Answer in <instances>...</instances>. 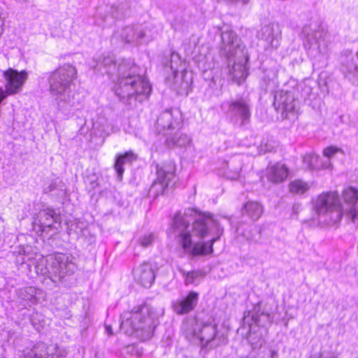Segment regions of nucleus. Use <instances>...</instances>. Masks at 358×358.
I'll use <instances>...</instances> for the list:
<instances>
[{
	"mask_svg": "<svg viewBox=\"0 0 358 358\" xmlns=\"http://www.w3.org/2000/svg\"><path fill=\"white\" fill-rule=\"evenodd\" d=\"M173 227L182 248L192 257L213 253V244L224 234V227L214 215L192 208L176 213Z\"/></svg>",
	"mask_w": 358,
	"mask_h": 358,
	"instance_id": "nucleus-1",
	"label": "nucleus"
},
{
	"mask_svg": "<svg viewBox=\"0 0 358 358\" xmlns=\"http://www.w3.org/2000/svg\"><path fill=\"white\" fill-rule=\"evenodd\" d=\"M94 71L101 75L106 74L115 83V94L124 103L136 106L148 99L152 87L148 80L140 75L138 68L131 60H123L117 66L110 56H101L94 66Z\"/></svg>",
	"mask_w": 358,
	"mask_h": 358,
	"instance_id": "nucleus-2",
	"label": "nucleus"
},
{
	"mask_svg": "<svg viewBox=\"0 0 358 358\" xmlns=\"http://www.w3.org/2000/svg\"><path fill=\"white\" fill-rule=\"evenodd\" d=\"M76 78L77 70L70 64H65L50 73L48 78L50 93L59 108L76 104L74 93L70 88Z\"/></svg>",
	"mask_w": 358,
	"mask_h": 358,
	"instance_id": "nucleus-3",
	"label": "nucleus"
},
{
	"mask_svg": "<svg viewBox=\"0 0 358 358\" xmlns=\"http://www.w3.org/2000/svg\"><path fill=\"white\" fill-rule=\"evenodd\" d=\"M152 315V308L145 303L135 306L130 312L122 315L120 329L125 334L135 335L142 340L150 339L156 327Z\"/></svg>",
	"mask_w": 358,
	"mask_h": 358,
	"instance_id": "nucleus-4",
	"label": "nucleus"
},
{
	"mask_svg": "<svg viewBox=\"0 0 358 358\" xmlns=\"http://www.w3.org/2000/svg\"><path fill=\"white\" fill-rule=\"evenodd\" d=\"M313 208L321 227L337 226L343 217V209L338 194L327 192L320 194L313 201Z\"/></svg>",
	"mask_w": 358,
	"mask_h": 358,
	"instance_id": "nucleus-5",
	"label": "nucleus"
},
{
	"mask_svg": "<svg viewBox=\"0 0 358 358\" xmlns=\"http://www.w3.org/2000/svg\"><path fill=\"white\" fill-rule=\"evenodd\" d=\"M221 108L234 123L240 122V125L243 126L250 122L251 104L246 98L240 97L226 101L222 103Z\"/></svg>",
	"mask_w": 358,
	"mask_h": 358,
	"instance_id": "nucleus-6",
	"label": "nucleus"
},
{
	"mask_svg": "<svg viewBox=\"0 0 358 358\" xmlns=\"http://www.w3.org/2000/svg\"><path fill=\"white\" fill-rule=\"evenodd\" d=\"M199 345L201 348L211 350L227 343V338L220 334L214 320H208L199 328Z\"/></svg>",
	"mask_w": 358,
	"mask_h": 358,
	"instance_id": "nucleus-7",
	"label": "nucleus"
},
{
	"mask_svg": "<svg viewBox=\"0 0 358 358\" xmlns=\"http://www.w3.org/2000/svg\"><path fill=\"white\" fill-rule=\"evenodd\" d=\"M301 34L304 40L306 48H316L320 52L327 48V38L329 34L327 30L317 23H310L303 26Z\"/></svg>",
	"mask_w": 358,
	"mask_h": 358,
	"instance_id": "nucleus-8",
	"label": "nucleus"
},
{
	"mask_svg": "<svg viewBox=\"0 0 358 358\" xmlns=\"http://www.w3.org/2000/svg\"><path fill=\"white\" fill-rule=\"evenodd\" d=\"M273 105L284 118H289V115L296 111L299 107L297 90L292 89L275 92Z\"/></svg>",
	"mask_w": 358,
	"mask_h": 358,
	"instance_id": "nucleus-9",
	"label": "nucleus"
},
{
	"mask_svg": "<svg viewBox=\"0 0 358 358\" xmlns=\"http://www.w3.org/2000/svg\"><path fill=\"white\" fill-rule=\"evenodd\" d=\"M221 43L220 45V55L224 57L230 66L232 59L240 55H243L245 45L241 38L232 30L227 29L222 32Z\"/></svg>",
	"mask_w": 358,
	"mask_h": 358,
	"instance_id": "nucleus-10",
	"label": "nucleus"
},
{
	"mask_svg": "<svg viewBox=\"0 0 358 358\" xmlns=\"http://www.w3.org/2000/svg\"><path fill=\"white\" fill-rule=\"evenodd\" d=\"M175 178V169L171 164L157 166V179L152 182L148 194L154 199L165 194L171 182Z\"/></svg>",
	"mask_w": 358,
	"mask_h": 358,
	"instance_id": "nucleus-11",
	"label": "nucleus"
},
{
	"mask_svg": "<svg viewBox=\"0 0 358 358\" xmlns=\"http://www.w3.org/2000/svg\"><path fill=\"white\" fill-rule=\"evenodd\" d=\"M76 267V264L69 259L68 256L64 254H59L52 262L48 264L46 268L48 270L49 273L62 279L66 275L72 274Z\"/></svg>",
	"mask_w": 358,
	"mask_h": 358,
	"instance_id": "nucleus-12",
	"label": "nucleus"
},
{
	"mask_svg": "<svg viewBox=\"0 0 358 358\" xmlns=\"http://www.w3.org/2000/svg\"><path fill=\"white\" fill-rule=\"evenodd\" d=\"M341 70L345 78L352 84L358 85V56L352 51H345L340 57Z\"/></svg>",
	"mask_w": 358,
	"mask_h": 358,
	"instance_id": "nucleus-13",
	"label": "nucleus"
},
{
	"mask_svg": "<svg viewBox=\"0 0 358 358\" xmlns=\"http://www.w3.org/2000/svg\"><path fill=\"white\" fill-rule=\"evenodd\" d=\"M65 356V351L56 345L47 347L43 343H37L24 354V358H62Z\"/></svg>",
	"mask_w": 358,
	"mask_h": 358,
	"instance_id": "nucleus-14",
	"label": "nucleus"
},
{
	"mask_svg": "<svg viewBox=\"0 0 358 358\" xmlns=\"http://www.w3.org/2000/svg\"><path fill=\"white\" fill-rule=\"evenodd\" d=\"M120 38L125 43L139 45L147 39V29L142 24L127 26L122 30Z\"/></svg>",
	"mask_w": 358,
	"mask_h": 358,
	"instance_id": "nucleus-15",
	"label": "nucleus"
},
{
	"mask_svg": "<svg viewBox=\"0 0 358 358\" xmlns=\"http://www.w3.org/2000/svg\"><path fill=\"white\" fill-rule=\"evenodd\" d=\"M257 37L262 41L265 50L269 48L277 49L280 46V32L278 25L273 23L264 25L257 34Z\"/></svg>",
	"mask_w": 358,
	"mask_h": 358,
	"instance_id": "nucleus-16",
	"label": "nucleus"
},
{
	"mask_svg": "<svg viewBox=\"0 0 358 358\" xmlns=\"http://www.w3.org/2000/svg\"><path fill=\"white\" fill-rule=\"evenodd\" d=\"M182 124L181 114L177 110H166L162 112L157 120L158 128L166 129L170 132L180 129Z\"/></svg>",
	"mask_w": 358,
	"mask_h": 358,
	"instance_id": "nucleus-17",
	"label": "nucleus"
},
{
	"mask_svg": "<svg viewBox=\"0 0 358 358\" xmlns=\"http://www.w3.org/2000/svg\"><path fill=\"white\" fill-rule=\"evenodd\" d=\"M135 280L141 286L149 288L155 280V272L151 264L143 262L133 270Z\"/></svg>",
	"mask_w": 358,
	"mask_h": 358,
	"instance_id": "nucleus-18",
	"label": "nucleus"
},
{
	"mask_svg": "<svg viewBox=\"0 0 358 358\" xmlns=\"http://www.w3.org/2000/svg\"><path fill=\"white\" fill-rule=\"evenodd\" d=\"M198 301L199 294L194 291H190L186 296L173 301L172 308L177 315H185L192 311Z\"/></svg>",
	"mask_w": 358,
	"mask_h": 358,
	"instance_id": "nucleus-19",
	"label": "nucleus"
},
{
	"mask_svg": "<svg viewBox=\"0 0 358 358\" xmlns=\"http://www.w3.org/2000/svg\"><path fill=\"white\" fill-rule=\"evenodd\" d=\"M343 198L345 203L349 205L348 216L353 222H358V210L355 207L358 201V190L352 187H348L343 192Z\"/></svg>",
	"mask_w": 358,
	"mask_h": 358,
	"instance_id": "nucleus-20",
	"label": "nucleus"
},
{
	"mask_svg": "<svg viewBox=\"0 0 358 358\" xmlns=\"http://www.w3.org/2000/svg\"><path fill=\"white\" fill-rule=\"evenodd\" d=\"M288 174V167L285 164L280 162H278L267 168V179L275 184L284 182L287 179Z\"/></svg>",
	"mask_w": 358,
	"mask_h": 358,
	"instance_id": "nucleus-21",
	"label": "nucleus"
},
{
	"mask_svg": "<svg viewBox=\"0 0 358 358\" xmlns=\"http://www.w3.org/2000/svg\"><path fill=\"white\" fill-rule=\"evenodd\" d=\"M263 212V205L256 201H248L241 208L242 215L247 216L253 221L259 220Z\"/></svg>",
	"mask_w": 358,
	"mask_h": 358,
	"instance_id": "nucleus-22",
	"label": "nucleus"
},
{
	"mask_svg": "<svg viewBox=\"0 0 358 358\" xmlns=\"http://www.w3.org/2000/svg\"><path fill=\"white\" fill-rule=\"evenodd\" d=\"M164 134L166 136L165 144L169 148L185 147L191 141L187 134L181 133L178 129L173 134L171 131Z\"/></svg>",
	"mask_w": 358,
	"mask_h": 358,
	"instance_id": "nucleus-23",
	"label": "nucleus"
},
{
	"mask_svg": "<svg viewBox=\"0 0 358 358\" xmlns=\"http://www.w3.org/2000/svg\"><path fill=\"white\" fill-rule=\"evenodd\" d=\"M137 159V155L132 151L129 150L125 152L124 154L117 155L115 162L114 164V169L117 173V178L119 180H122L123 173L124 172V165L127 164H131L134 161Z\"/></svg>",
	"mask_w": 358,
	"mask_h": 358,
	"instance_id": "nucleus-24",
	"label": "nucleus"
},
{
	"mask_svg": "<svg viewBox=\"0 0 358 358\" xmlns=\"http://www.w3.org/2000/svg\"><path fill=\"white\" fill-rule=\"evenodd\" d=\"M251 318L255 326L257 327V329H259L260 327L265 326L266 324H271L272 323L271 314L261 310L259 305H257L254 307Z\"/></svg>",
	"mask_w": 358,
	"mask_h": 358,
	"instance_id": "nucleus-25",
	"label": "nucleus"
},
{
	"mask_svg": "<svg viewBox=\"0 0 358 358\" xmlns=\"http://www.w3.org/2000/svg\"><path fill=\"white\" fill-rule=\"evenodd\" d=\"M248 341L250 343L252 349L260 348L265 343L262 333L260 332V328L257 329V326L250 324Z\"/></svg>",
	"mask_w": 358,
	"mask_h": 358,
	"instance_id": "nucleus-26",
	"label": "nucleus"
},
{
	"mask_svg": "<svg viewBox=\"0 0 358 358\" xmlns=\"http://www.w3.org/2000/svg\"><path fill=\"white\" fill-rule=\"evenodd\" d=\"M41 292L34 287H27L17 290L18 297L27 301L28 304H34L37 302L36 295Z\"/></svg>",
	"mask_w": 358,
	"mask_h": 358,
	"instance_id": "nucleus-27",
	"label": "nucleus"
},
{
	"mask_svg": "<svg viewBox=\"0 0 358 358\" xmlns=\"http://www.w3.org/2000/svg\"><path fill=\"white\" fill-rule=\"evenodd\" d=\"M180 273L185 278V284L186 285L194 284L198 285L199 283V278L205 276L204 272L200 270H194L192 271H185L184 269H179Z\"/></svg>",
	"mask_w": 358,
	"mask_h": 358,
	"instance_id": "nucleus-28",
	"label": "nucleus"
},
{
	"mask_svg": "<svg viewBox=\"0 0 358 358\" xmlns=\"http://www.w3.org/2000/svg\"><path fill=\"white\" fill-rule=\"evenodd\" d=\"M183 334L189 342L199 345V329H196L194 323H186L182 326Z\"/></svg>",
	"mask_w": 358,
	"mask_h": 358,
	"instance_id": "nucleus-29",
	"label": "nucleus"
},
{
	"mask_svg": "<svg viewBox=\"0 0 358 358\" xmlns=\"http://www.w3.org/2000/svg\"><path fill=\"white\" fill-rule=\"evenodd\" d=\"M41 219L44 220L42 224L44 227L53 228V223L60 222V216L55 212V210L50 208L44 210L41 214Z\"/></svg>",
	"mask_w": 358,
	"mask_h": 358,
	"instance_id": "nucleus-30",
	"label": "nucleus"
},
{
	"mask_svg": "<svg viewBox=\"0 0 358 358\" xmlns=\"http://www.w3.org/2000/svg\"><path fill=\"white\" fill-rule=\"evenodd\" d=\"M289 188L292 193L302 194L310 189V185L301 180H296L289 184Z\"/></svg>",
	"mask_w": 358,
	"mask_h": 358,
	"instance_id": "nucleus-31",
	"label": "nucleus"
},
{
	"mask_svg": "<svg viewBox=\"0 0 358 358\" xmlns=\"http://www.w3.org/2000/svg\"><path fill=\"white\" fill-rule=\"evenodd\" d=\"M155 236L151 233L149 234L144 235L139 238L138 243L143 248H147L151 246L155 241Z\"/></svg>",
	"mask_w": 358,
	"mask_h": 358,
	"instance_id": "nucleus-32",
	"label": "nucleus"
},
{
	"mask_svg": "<svg viewBox=\"0 0 358 358\" xmlns=\"http://www.w3.org/2000/svg\"><path fill=\"white\" fill-rule=\"evenodd\" d=\"M245 71V67L241 64H237L235 61L233 62L231 69H230L231 73L234 78H242Z\"/></svg>",
	"mask_w": 358,
	"mask_h": 358,
	"instance_id": "nucleus-33",
	"label": "nucleus"
},
{
	"mask_svg": "<svg viewBox=\"0 0 358 358\" xmlns=\"http://www.w3.org/2000/svg\"><path fill=\"white\" fill-rule=\"evenodd\" d=\"M86 182L88 184L90 190H94L99 186L97 178L96 176H92L87 178Z\"/></svg>",
	"mask_w": 358,
	"mask_h": 358,
	"instance_id": "nucleus-34",
	"label": "nucleus"
},
{
	"mask_svg": "<svg viewBox=\"0 0 358 358\" xmlns=\"http://www.w3.org/2000/svg\"><path fill=\"white\" fill-rule=\"evenodd\" d=\"M341 150V149L336 148V147H334V146H329V147H327L326 148L324 151H323V154L325 157H327V158H331L336 153H337L338 152H339Z\"/></svg>",
	"mask_w": 358,
	"mask_h": 358,
	"instance_id": "nucleus-35",
	"label": "nucleus"
},
{
	"mask_svg": "<svg viewBox=\"0 0 358 358\" xmlns=\"http://www.w3.org/2000/svg\"><path fill=\"white\" fill-rule=\"evenodd\" d=\"M250 0H228V4H236L238 3H241L243 5L248 3Z\"/></svg>",
	"mask_w": 358,
	"mask_h": 358,
	"instance_id": "nucleus-36",
	"label": "nucleus"
},
{
	"mask_svg": "<svg viewBox=\"0 0 358 358\" xmlns=\"http://www.w3.org/2000/svg\"><path fill=\"white\" fill-rule=\"evenodd\" d=\"M270 75H271L273 77L271 78V79H270L273 83H275V78H276V75H275V72L271 71H268V73H267V76L269 77Z\"/></svg>",
	"mask_w": 358,
	"mask_h": 358,
	"instance_id": "nucleus-37",
	"label": "nucleus"
},
{
	"mask_svg": "<svg viewBox=\"0 0 358 358\" xmlns=\"http://www.w3.org/2000/svg\"><path fill=\"white\" fill-rule=\"evenodd\" d=\"M270 358H278V352L275 350H270Z\"/></svg>",
	"mask_w": 358,
	"mask_h": 358,
	"instance_id": "nucleus-38",
	"label": "nucleus"
},
{
	"mask_svg": "<svg viewBox=\"0 0 358 358\" xmlns=\"http://www.w3.org/2000/svg\"><path fill=\"white\" fill-rule=\"evenodd\" d=\"M105 329H106V333L111 336L113 334V329H112V327L110 325H106L105 326Z\"/></svg>",
	"mask_w": 358,
	"mask_h": 358,
	"instance_id": "nucleus-39",
	"label": "nucleus"
},
{
	"mask_svg": "<svg viewBox=\"0 0 358 358\" xmlns=\"http://www.w3.org/2000/svg\"><path fill=\"white\" fill-rule=\"evenodd\" d=\"M314 358H336V356H334L332 355H324L321 354L319 355L318 357H314Z\"/></svg>",
	"mask_w": 358,
	"mask_h": 358,
	"instance_id": "nucleus-40",
	"label": "nucleus"
},
{
	"mask_svg": "<svg viewBox=\"0 0 358 358\" xmlns=\"http://www.w3.org/2000/svg\"><path fill=\"white\" fill-rule=\"evenodd\" d=\"M3 22L2 18L0 17V36L2 34L3 31Z\"/></svg>",
	"mask_w": 358,
	"mask_h": 358,
	"instance_id": "nucleus-41",
	"label": "nucleus"
},
{
	"mask_svg": "<svg viewBox=\"0 0 358 358\" xmlns=\"http://www.w3.org/2000/svg\"><path fill=\"white\" fill-rule=\"evenodd\" d=\"M36 271H38V266H36Z\"/></svg>",
	"mask_w": 358,
	"mask_h": 358,
	"instance_id": "nucleus-42",
	"label": "nucleus"
},
{
	"mask_svg": "<svg viewBox=\"0 0 358 358\" xmlns=\"http://www.w3.org/2000/svg\"><path fill=\"white\" fill-rule=\"evenodd\" d=\"M336 358H338V357H336Z\"/></svg>",
	"mask_w": 358,
	"mask_h": 358,
	"instance_id": "nucleus-43",
	"label": "nucleus"
}]
</instances>
